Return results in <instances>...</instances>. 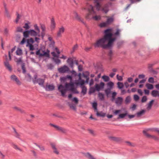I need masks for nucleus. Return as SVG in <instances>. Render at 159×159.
<instances>
[{
	"label": "nucleus",
	"instance_id": "f257e3e1",
	"mask_svg": "<svg viewBox=\"0 0 159 159\" xmlns=\"http://www.w3.org/2000/svg\"><path fill=\"white\" fill-rule=\"evenodd\" d=\"M111 29H108L104 31L103 37L97 40L94 43L93 45L95 48L100 47L103 49H106L112 47L116 38H112L113 34L111 32Z\"/></svg>",
	"mask_w": 159,
	"mask_h": 159
},
{
	"label": "nucleus",
	"instance_id": "f03ea898",
	"mask_svg": "<svg viewBox=\"0 0 159 159\" xmlns=\"http://www.w3.org/2000/svg\"><path fill=\"white\" fill-rule=\"evenodd\" d=\"M74 84L72 82L70 83H66L65 87L62 84L60 85L58 87V89L61 92V95L64 96L65 95L66 92L67 90L70 91L71 87L73 86Z\"/></svg>",
	"mask_w": 159,
	"mask_h": 159
},
{
	"label": "nucleus",
	"instance_id": "7ed1b4c3",
	"mask_svg": "<svg viewBox=\"0 0 159 159\" xmlns=\"http://www.w3.org/2000/svg\"><path fill=\"white\" fill-rule=\"evenodd\" d=\"M34 79L33 80V82L34 84L38 83L41 86L44 87V79L41 78L37 79V75L36 74L34 75Z\"/></svg>",
	"mask_w": 159,
	"mask_h": 159
},
{
	"label": "nucleus",
	"instance_id": "20e7f679",
	"mask_svg": "<svg viewBox=\"0 0 159 159\" xmlns=\"http://www.w3.org/2000/svg\"><path fill=\"white\" fill-rule=\"evenodd\" d=\"M49 51L47 50V52L41 49H39L36 52L37 55H39L40 57L45 56L47 57H49Z\"/></svg>",
	"mask_w": 159,
	"mask_h": 159
},
{
	"label": "nucleus",
	"instance_id": "39448f33",
	"mask_svg": "<svg viewBox=\"0 0 159 159\" xmlns=\"http://www.w3.org/2000/svg\"><path fill=\"white\" fill-rule=\"evenodd\" d=\"M50 125L54 127L56 129L60 131L63 133H66L68 131L67 129H66L64 128L59 126H58L55 125L52 123L49 124Z\"/></svg>",
	"mask_w": 159,
	"mask_h": 159
},
{
	"label": "nucleus",
	"instance_id": "423d86ee",
	"mask_svg": "<svg viewBox=\"0 0 159 159\" xmlns=\"http://www.w3.org/2000/svg\"><path fill=\"white\" fill-rule=\"evenodd\" d=\"M58 70L60 73H66L69 71V69L67 66L64 65L63 66L59 68Z\"/></svg>",
	"mask_w": 159,
	"mask_h": 159
},
{
	"label": "nucleus",
	"instance_id": "0eeeda50",
	"mask_svg": "<svg viewBox=\"0 0 159 159\" xmlns=\"http://www.w3.org/2000/svg\"><path fill=\"white\" fill-rule=\"evenodd\" d=\"M104 85L105 84L103 82H101L99 84H96L95 85V87L97 91H99L103 88Z\"/></svg>",
	"mask_w": 159,
	"mask_h": 159
},
{
	"label": "nucleus",
	"instance_id": "6e6552de",
	"mask_svg": "<svg viewBox=\"0 0 159 159\" xmlns=\"http://www.w3.org/2000/svg\"><path fill=\"white\" fill-rule=\"evenodd\" d=\"M143 133L148 138H152L155 140H158L159 139V138L158 137L156 136L151 135L148 134L145 130H143Z\"/></svg>",
	"mask_w": 159,
	"mask_h": 159
},
{
	"label": "nucleus",
	"instance_id": "1a4fd4ad",
	"mask_svg": "<svg viewBox=\"0 0 159 159\" xmlns=\"http://www.w3.org/2000/svg\"><path fill=\"white\" fill-rule=\"evenodd\" d=\"M11 80L15 81L17 85H21V82L16 75H11Z\"/></svg>",
	"mask_w": 159,
	"mask_h": 159
},
{
	"label": "nucleus",
	"instance_id": "9d476101",
	"mask_svg": "<svg viewBox=\"0 0 159 159\" xmlns=\"http://www.w3.org/2000/svg\"><path fill=\"white\" fill-rule=\"evenodd\" d=\"M74 14L75 16V18L76 20H78L79 21L81 22L84 25H86L83 19H81L80 16L76 12L74 11Z\"/></svg>",
	"mask_w": 159,
	"mask_h": 159
},
{
	"label": "nucleus",
	"instance_id": "9b49d317",
	"mask_svg": "<svg viewBox=\"0 0 159 159\" xmlns=\"http://www.w3.org/2000/svg\"><path fill=\"white\" fill-rule=\"evenodd\" d=\"M4 65L7 69H8L10 71L12 70V68L11 66L10 65L8 59H7L6 61L4 62Z\"/></svg>",
	"mask_w": 159,
	"mask_h": 159
},
{
	"label": "nucleus",
	"instance_id": "f8f14e48",
	"mask_svg": "<svg viewBox=\"0 0 159 159\" xmlns=\"http://www.w3.org/2000/svg\"><path fill=\"white\" fill-rule=\"evenodd\" d=\"M65 31V29L63 26L59 29V30L57 34V36L58 37H60L61 36V34H63Z\"/></svg>",
	"mask_w": 159,
	"mask_h": 159
},
{
	"label": "nucleus",
	"instance_id": "ddd939ff",
	"mask_svg": "<svg viewBox=\"0 0 159 159\" xmlns=\"http://www.w3.org/2000/svg\"><path fill=\"white\" fill-rule=\"evenodd\" d=\"M67 62L70 68L73 69L74 68V61L71 58H69L67 60Z\"/></svg>",
	"mask_w": 159,
	"mask_h": 159
},
{
	"label": "nucleus",
	"instance_id": "4468645a",
	"mask_svg": "<svg viewBox=\"0 0 159 159\" xmlns=\"http://www.w3.org/2000/svg\"><path fill=\"white\" fill-rule=\"evenodd\" d=\"M30 34L31 36H37L39 37L40 35L37 32L33 30H29Z\"/></svg>",
	"mask_w": 159,
	"mask_h": 159
},
{
	"label": "nucleus",
	"instance_id": "2eb2a0df",
	"mask_svg": "<svg viewBox=\"0 0 159 159\" xmlns=\"http://www.w3.org/2000/svg\"><path fill=\"white\" fill-rule=\"evenodd\" d=\"M109 139L111 140L116 142H119L121 140V138L119 137H116L112 136L109 137Z\"/></svg>",
	"mask_w": 159,
	"mask_h": 159
},
{
	"label": "nucleus",
	"instance_id": "dca6fc26",
	"mask_svg": "<svg viewBox=\"0 0 159 159\" xmlns=\"http://www.w3.org/2000/svg\"><path fill=\"white\" fill-rule=\"evenodd\" d=\"M88 11L89 12V13L86 16V18L87 19H88L89 18V16L91 14L92 12L93 13H94L93 8L92 5H90L89 7L88 8Z\"/></svg>",
	"mask_w": 159,
	"mask_h": 159
},
{
	"label": "nucleus",
	"instance_id": "f3484780",
	"mask_svg": "<svg viewBox=\"0 0 159 159\" xmlns=\"http://www.w3.org/2000/svg\"><path fill=\"white\" fill-rule=\"evenodd\" d=\"M145 112L146 111L145 110H142L141 111L136 113L135 114V115H136V116L138 117H140L144 115Z\"/></svg>",
	"mask_w": 159,
	"mask_h": 159
},
{
	"label": "nucleus",
	"instance_id": "a211bd4d",
	"mask_svg": "<svg viewBox=\"0 0 159 159\" xmlns=\"http://www.w3.org/2000/svg\"><path fill=\"white\" fill-rule=\"evenodd\" d=\"M153 65V64H150L148 66V68L149 69V71L150 72L152 73L153 74L156 75L157 73V71L154 70L152 68V67Z\"/></svg>",
	"mask_w": 159,
	"mask_h": 159
},
{
	"label": "nucleus",
	"instance_id": "6ab92c4d",
	"mask_svg": "<svg viewBox=\"0 0 159 159\" xmlns=\"http://www.w3.org/2000/svg\"><path fill=\"white\" fill-rule=\"evenodd\" d=\"M46 86L48 87V88H45L46 90L47 91H52L55 88L54 86L52 84L47 85Z\"/></svg>",
	"mask_w": 159,
	"mask_h": 159
},
{
	"label": "nucleus",
	"instance_id": "aec40b11",
	"mask_svg": "<svg viewBox=\"0 0 159 159\" xmlns=\"http://www.w3.org/2000/svg\"><path fill=\"white\" fill-rule=\"evenodd\" d=\"M56 27V24L55 22L54 19L52 18L51 20V29L52 30L54 29Z\"/></svg>",
	"mask_w": 159,
	"mask_h": 159
},
{
	"label": "nucleus",
	"instance_id": "412c9836",
	"mask_svg": "<svg viewBox=\"0 0 159 159\" xmlns=\"http://www.w3.org/2000/svg\"><path fill=\"white\" fill-rule=\"evenodd\" d=\"M151 95L154 97H159V91L156 90H153L151 92Z\"/></svg>",
	"mask_w": 159,
	"mask_h": 159
},
{
	"label": "nucleus",
	"instance_id": "4be33fe9",
	"mask_svg": "<svg viewBox=\"0 0 159 159\" xmlns=\"http://www.w3.org/2000/svg\"><path fill=\"white\" fill-rule=\"evenodd\" d=\"M79 81L78 82H76L75 83L77 85H80L81 86V87L83 86L84 83L85 81L84 80L81 79V77H80L79 78Z\"/></svg>",
	"mask_w": 159,
	"mask_h": 159
},
{
	"label": "nucleus",
	"instance_id": "5701e85b",
	"mask_svg": "<svg viewBox=\"0 0 159 159\" xmlns=\"http://www.w3.org/2000/svg\"><path fill=\"white\" fill-rule=\"evenodd\" d=\"M101 10L103 11L105 13H107L109 10L108 5H105L101 9Z\"/></svg>",
	"mask_w": 159,
	"mask_h": 159
},
{
	"label": "nucleus",
	"instance_id": "b1692460",
	"mask_svg": "<svg viewBox=\"0 0 159 159\" xmlns=\"http://www.w3.org/2000/svg\"><path fill=\"white\" fill-rule=\"evenodd\" d=\"M123 101V98L121 97H118L116 100V103L118 105H120Z\"/></svg>",
	"mask_w": 159,
	"mask_h": 159
},
{
	"label": "nucleus",
	"instance_id": "393cba45",
	"mask_svg": "<svg viewBox=\"0 0 159 159\" xmlns=\"http://www.w3.org/2000/svg\"><path fill=\"white\" fill-rule=\"evenodd\" d=\"M98 97L100 100L103 101L104 100L105 97L104 95L102 93L99 92L98 93Z\"/></svg>",
	"mask_w": 159,
	"mask_h": 159
},
{
	"label": "nucleus",
	"instance_id": "a878e982",
	"mask_svg": "<svg viewBox=\"0 0 159 159\" xmlns=\"http://www.w3.org/2000/svg\"><path fill=\"white\" fill-rule=\"evenodd\" d=\"M154 102V100H152L148 104L147 109L148 110H149L151 108Z\"/></svg>",
	"mask_w": 159,
	"mask_h": 159
},
{
	"label": "nucleus",
	"instance_id": "bb28decb",
	"mask_svg": "<svg viewBox=\"0 0 159 159\" xmlns=\"http://www.w3.org/2000/svg\"><path fill=\"white\" fill-rule=\"evenodd\" d=\"M85 157L89 159H96L89 152H87L85 154Z\"/></svg>",
	"mask_w": 159,
	"mask_h": 159
},
{
	"label": "nucleus",
	"instance_id": "cd10ccee",
	"mask_svg": "<svg viewBox=\"0 0 159 159\" xmlns=\"http://www.w3.org/2000/svg\"><path fill=\"white\" fill-rule=\"evenodd\" d=\"M82 88L81 93H82L83 95H84L87 92V88L84 86L81 87Z\"/></svg>",
	"mask_w": 159,
	"mask_h": 159
},
{
	"label": "nucleus",
	"instance_id": "c85d7f7f",
	"mask_svg": "<svg viewBox=\"0 0 159 159\" xmlns=\"http://www.w3.org/2000/svg\"><path fill=\"white\" fill-rule=\"evenodd\" d=\"M107 86L109 88L108 89H111L114 85V84L111 81H110L107 84Z\"/></svg>",
	"mask_w": 159,
	"mask_h": 159
},
{
	"label": "nucleus",
	"instance_id": "c756f323",
	"mask_svg": "<svg viewBox=\"0 0 159 159\" xmlns=\"http://www.w3.org/2000/svg\"><path fill=\"white\" fill-rule=\"evenodd\" d=\"M16 54L18 56H20L22 54V50L19 48H18L16 52Z\"/></svg>",
	"mask_w": 159,
	"mask_h": 159
},
{
	"label": "nucleus",
	"instance_id": "7c9ffc66",
	"mask_svg": "<svg viewBox=\"0 0 159 159\" xmlns=\"http://www.w3.org/2000/svg\"><path fill=\"white\" fill-rule=\"evenodd\" d=\"M27 44H28L26 45V46L27 47L29 46L30 50L33 51L34 49V46L32 44L29 43V42L28 41H27Z\"/></svg>",
	"mask_w": 159,
	"mask_h": 159
},
{
	"label": "nucleus",
	"instance_id": "2f4dec72",
	"mask_svg": "<svg viewBox=\"0 0 159 159\" xmlns=\"http://www.w3.org/2000/svg\"><path fill=\"white\" fill-rule=\"evenodd\" d=\"M70 89V91H72L74 93H79V92L77 91L76 89L74 88V84H73V86H72V87H71Z\"/></svg>",
	"mask_w": 159,
	"mask_h": 159
},
{
	"label": "nucleus",
	"instance_id": "473e14b6",
	"mask_svg": "<svg viewBox=\"0 0 159 159\" xmlns=\"http://www.w3.org/2000/svg\"><path fill=\"white\" fill-rule=\"evenodd\" d=\"M146 86L148 89L151 90L153 89V86L152 84L147 83L146 84Z\"/></svg>",
	"mask_w": 159,
	"mask_h": 159
},
{
	"label": "nucleus",
	"instance_id": "72a5a7b5",
	"mask_svg": "<svg viewBox=\"0 0 159 159\" xmlns=\"http://www.w3.org/2000/svg\"><path fill=\"white\" fill-rule=\"evenodd\" d=\"M23 36L25 38H27L30 34L29 30H27L24 31L23 33Z\"/></svg>",
	"mask_w": 159,
	"mask_h": 159
},
{
	"label": "nucleus",
	"instance_id": "f704fd0d",
	"mask_svg": "<svg viewBox=\"0 0 159 159\" xmlns=\"http://www.w3.org/2000/svg\"><path fill=\"white\" fill-rule=\"evenodd\" d=\"M96 114L98 116H100L103 117H105L106 116L105 113H103L102 112H101L99 113L98 112V111H97Z\"/></svg>",
	"mask_w": 159,
	"mask_h": 159
},
{
	"label": "nucleus",
	"instance_id": "c9c22d12",
	"mask_svg": "<svg viewBox=\"0 0 159 159\" xmlns=\"http://www.w3.org/2000/svg\"><path fill=\"white\" fill-rule=\"evenodd\" d=\"M113 21V19L112 17H110L108 18L106 22L107 23V24L109 25L111 24Z\"/></svg>",
	"mask_w": 159,
	"mask_h": 159
},
{
	"label": "nucleus",
	"instance_id": "e433bc0d",
	"mask_svg": "<svg viewBox=\"0 0 159 159\" xmlns=\"http://www.w3.org/2000/svg\"><path fill=\"white\" fill-rule=\"evenodd\" d=\"M11 145L12 146V147L14 148V149H17L18 150H19L20 151H22V150L20 148H19L17 145L13 143H11Z\"/></svg>",
	"mask_w": 159,
	"mask_h": 159
},
{
	"label": "nucleus",
	"instance_id": "4c0bfd02",
	"mask_svg": "<svg viewBox=\"0 0 159 159\" xmlns=\"http://www.w3.org/2000/svg\"><path fill=\"white\" fill-rule=\"evenodd\" d=\"M13 129L14 130V135L16 138H18V139H20V134L17 132L16 129L14 128H13Z\"/></svg>",
	"mask_w": 159,
	"mask_h": 159
},
{
	"label": "nucleus",
	"instance_id": "58836bf2",
	"mask_svg": "<svg viewBox=\"0 0 159 159\" xmlns=\"http://www.w3.org/2000/svg\"><path fill=\"white\" fill-rule=\"evenodd\" d=\"M131 101V98L129 96L127 97L125 99V103L128 104Z\"/></svg>",
	"mask_w": 159,
	"mask_h": 159
},
{
	"label": "nucleus",
	"instance_id": "ea45409f",
	"mask_svg": "<svg viewBox=\"0 0 159 159\" xmlns=\"http://www.w3.org/2000/svg\"><path fill=\"white\" fill-rule=\"evenodd\" d=\"M96 90L95 87H91L89 89V93L91 94L92 93H94L95 92V91Z\"/></svg>",
	"mask_w": 159,
	"mask_h": 159
},
{
	"label": "nucleus",
	"instance_id": "a19ab883",
	"mask_svg": "<svg viewBox=\"0 0 159 159\" xmlns=\"http://www.w3.org/2000/svg\"><path fill=\"white\" fill-rule=\"evenodd\" d=\"M34 144L38 147L41 151H43L45 150V148L44 146L39 145L36 143H34Z\"/></svg>",
	"mask_w": 159,
	"mask_h": 159
},
{
	"label": "nucleus",
	"instance_id": "79ce46f5",
	"mask_svg": "<svg viewBox=\"0 0 159 159\" xmlns=\"http://www.w3.org/2000/svg\"><path fill=\"white\" fill-rule=\"evenodd\" d=\"M102 78L105 82H107L109 80V77L107 75H104L103 76Z\"/></svg>",
	"mask_w": 159,
	"mask_h": 159
},
{
	"label": "nucleus",
	"instance_id": "37998d69",
	"mask_svg": "<svg viewBox=\"0 0 159 159\" xmlns=\"http://www.w3.org/2000/svg\"><path fill=\"white\" fill-rule=\"evenodd\" d=\"M117 84L118 85V88L120 89H122L124 87V85L122 83L118 82L117 83Z\"/></svg>",
	"mask_w": 159,
	"mask_h": 159
},
{
	"label": "nucleus",
	"instance_id": "c03bdc74",
	"mask_svg": "<svg viewBox=\"0 0 159 159\" xmlns=\"http://www.w3.org/2000/svg\"><path fill=\"white\" fill-rule=\"evenodd\" d=\"M111 89H107L105 90V92L107 97L111 93Z\"/></svg>",
	"mask_w": 159,
	"mask_h": 159
},
{
	"label": "nucleus",
	"instance_id": "a18cd8bd",
	"mask_svg": "<svg viewBox=\"0 0 159 159\" xmlns=\"http://www.w3.org/2000/svg\"><path fill=\"white\" fill-rule=\"evenodd\" d=\"M127 113L120 114L119 115V117H118L117 119H119L120 118H124L125 116H127Z\"/></svg>",
	"mask_w": 159,
	"mask_h": 159
},
{
	"label": "nucleus",
	"instance_id": "49530a36",
	"mask_svg": "<svg viewBox=\"0 0 159 159\" xmlns=\"http://www.w3.org/2000/svg\"><path fill=\"white\" fill-rule=\"evenodd\" d=\"M69 106L70 107V108L76 111V107L74 104H69Z\"/></svg>",
	"mask_w": 159,
	"mask_h": 159
},
{
	"label": "nucleus",
	"instance_id": "de8ad7c7",
	"mask_svg": "<svg viewBox=\"0 0 159 159\" xmlns=\"http://www.w3.org/2000/svg\"><path fill=\"white\" fill-rule=\"evenodd\" d=\"M96 7L97 10H101V5L99 3L97 2L96 3Z\"/></svg>",
	"mask_w": 159,
	"mask_h": 159
},
{
	"label": "nucleus",
	"instance_id": "09e8293b",
	"mask_svg": "<svg viewBox=\"0 0 159 159\" xmlns=\"http://www.w3.org/2000/svg\"><path fill=\"white\" fill-rule=\"evenodd\" d=\"M5 10V15L7 16V17L8 18H10L11 16L10 15L9 12L8 11V10L7 9H6Z\"/></svg>",
	"mask_w": 159,
	"mask_h": 159
},
{
	"label": "nucleus",
	"instance_id": "8fccbe9b",
	"mask_svg": "<svg viewBox=\"0 0 159 159\" xmlns=\"http://www.w3.org/2000/svg\"><path fill=\"white\" fill-rule=\"evenodd\" d=\"M40 27L42 31H45L46 30V27L43 24H40Z\"/></svg>",
	"mask_w": 159,
	"mask_h": 159
},
{
	"label": "nucleus",
	"instance_id": "3c124183",
	"mask_svg": "<svg viewBox=\"0 0 159 159\" xmlns=\"http://www.w3.org/2000/svg\"><path fill=\"white\" fill-rule=\"evenodd\" d=\"M34 27L35 30L37 31L38 32V33L39 34V33L40 32V29L39 28L38 26L37 25V24H35L34 25Z\"/></svg>",
	"mask_w": 159,
	"mask_h": 159
},
{
	"label": "nucleus",
	"instance_id": "603ef678",
	"mask_svg": "<svg viewBox=\"0 0 159 159\" xmlns=\"http://www.w3.org/2000/svg\"><path fill=\"white\" fill-rule=\"evenodd\" d=\"M147 97L145 96H143L141 100V102L142 103L144 102L147 101Z\"/></svg>",
	"mask_w": 159,
	"mask_h": 159
},
{
	"label": "nucleus",
	"instance_id": "864d4df0",
	"mask_svg": "<svg viewBox=\"0 0 159 159\" xmlns=\"http://www.w3.org/2000/svg\"><path fill=\"white\" fill-rule=\"evenodd\" d=\"M21 68L22 70V72L23 74L25 73L26 72V70H25V66L24 64H22L21 65Z\"/></svg>",
	"mask_w": 159,
	"mask_h": 159
},
{
	"label": "nucleus",
	"instance_id": "5fc2aeb1",
	"mask_svg": "<svg viewBox=\"0 0 159 159\" xmlns=\"http://www.w3.org/2000/svg\"><path fill=\"white\" fill-rule=\"evenodd\" d=\"M154 79L153 77H151L149 78L148 80V82L149 83L153 84L154 82Z\"/></svg>",
	"mask_w": 159,
	"mask_h": 159
},
{
	"label": "nucleus",
	"instance_id": "6e6d98bb",
	"mask_svg": "<svg viewBox=\"0 0 159 159\" xmlns=\"http://www.w3.org/2000/svg\"><path fill=\"white\" fill-rule=\"evenodd\" d=\"M23 30L20 27H17L16 29V32H23Z\"/></svg>",
	"mask_w": 159,
	"mask_h": 159
},
{
	"label": "nucleus",
	"instance_id": "4d7b16f0",
	"mask_svg": "<svg viewBox=\"0 0 159 159\" xmlns=\"http://www.w3.org/2000/svg\"><path fill=\"white\" fill-rule=\"evenodd\" d=\"M107 25H108L106 22H102L101 23L100 25V26L101 27H106Z\"/></svg>",
	"mask_w": 159,
	"mask_h": 159
},
{
	"label": "nucleus",
	"instance_id": "13d9d810",
	"mask_svg": "<svg viewBox=\"0 0 159 159\" xmlns=\"http://www.w3.org/2000/svg\"><path fill=\"white\" fill-rule=\"evenodd\" d=\"M9 30L7 28H5L4 31V33L5 35L7 36L9 34Z\"/></svg>",
	"mask_w": 159,
	"mask_h": 159
},
{
	"label": "nucleus",
	"instance_id": "bf43d9fd",
	"mask_svg": "<svg viewBox=\"0 0 159 159\" xmlns=\"http://www.w3.org/2000/svg\"><path fill=\"white\" fill-rule=\"evenodd\" d=\"M85 73L86 74V75H85L84 74H83V76L84 77L86 78L87 79V78H89V72L88 71H86Z\"/></svg>",
	"mask_w": 159,
	"mask_h": 159
},
{
	"label": "nucleus",
	"instance_id": "052dcab7",
	"mask_svg": "<svg viewBox=\"0 0 159 159\" xmlns=\"http://www.w3.org/2000/svg\"><path fill=\"white\" fill-rule=\"evenodd\" d=\"M124 43V41H121L117 43V45L118 48H119Z\"/></svg>",
	"mask_w": 159,
	"mask_h": 159
},
{
	"label": "nucleus",
	"instance_id": "680f3d73",
	"mask_svg": "<svg viewBox=\"0 0 159 159\" xmlns=\"http://www.w3.org/2000/svg\"><path fill=\"white\" fill-rule=\"evenodd\" d=\"M14 109L20 112L21 113L24 112V111L22 110L21 109L17 107H14Z\"/></svg>",
	"mask_w": 159,
	"mask_h": 159
},
{
	"label": "nucleus",
	"instance_id": "e2e57ef3",
	"mask_svg": "<svg viewBox=\"0 0 159 159\" xmlns=\"http://www.w3.org/2000/svg\"><path fill=\"white\" fill-rule=\"evenodd\" d=\"M97 103L96 102H94L93 103L92 106L93 108H94L95 110H97Z\"/></svg>",
	"mask_w": 159,
	"mask_h": 159
},
{
	"label": "nucleus",
	"instance_id": "0e129e2a",
	"mask_svg": "<svg viewBox=\"0 0 159 159\" xmlns=\"http://www.w3.org/2000/svg\"><path fill=\"white\" fill-rule=\"evenodd\" d=\"M125 143L129 146L134 147L135 146V144H134L132 143H131L129 141H126Z\"/></svg>",
	"mask_w": 159,
	"mask_h": 159
},
{
	"label": "nucleus",
	"instance_id": "69168bd1",
	"mask_svg": "<svg viewBox=\"0 0 159 159\" xmlns=\"http://www.w3.org/2000/svg\"><path fill=\"white\" fill-rule=\"evenodd\" d=\"M108 56L109 57L110 59L111 60V59L112 55V52L111 50H110L108 54Z\"/></svg>",
	"mask_w": 159,
	"mask_h": 159
},
{
	"label": "nucleus",
	"instance_id": "338daca9",
	"mask_svg": "<svg viewBox=\"0 0 159 159\" xmlns=\"http://www.w3.org/2000/svg\"><path fill=\"white\" fill-rule=\"evenodd\" d=\"M93 18L95 20H100L101 19V17L100 16H96L93 17Z\"/></svg>",
	"mask_w": 159,
	"mask_h": 159
},
{
	"label": "nucleus",
	"instance_id": "774afa93",
	"mask_svg": "<svg viewBox=\"0 0 159 159\" xmlns=\"http://www.w3.org/2000/svg\"><path fill=\"white\" fill-rule=\"evenodd\" d=\"M117 79L119 81H122L123 80L122 77L121 76L119 75H117L116 76Z\"/></svg>",
	"mask_w": 159,
	"mask_h": 159
}]
</instances>
